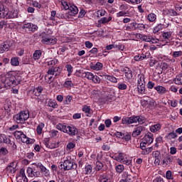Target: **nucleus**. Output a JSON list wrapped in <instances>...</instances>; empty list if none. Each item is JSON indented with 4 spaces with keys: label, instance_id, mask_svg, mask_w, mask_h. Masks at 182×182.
<instances>
[{
    "label": "nucleus",
    "instance_id": "1",
    "mask_svg": "<svg viewBox=\"0 0 182 182\" xmlns=\"http://www.w3.org/2000/svg\"><path fill=\"white\" fill-rule=\"evenodd\" d=\"M21 82H22V76L16 73V72L10 71L6 75H0V82L1 83L0 89H2L3 87H5L6 89H8L9 87H15V86L21 85Z\"/></svg>",
    "mask_w": 182,
    "mask_h": 182
},
{
    "label": "nucleus",
    "instance_id": "2",
    "mask_svg": "<svg viewBox=\"0 0 182 182\" xmlns=\"http://www.w3.org/2000/svg\"><path fill=\"white\" fill-rule=\"evenodd\" d=\"M58 168L64 171L69 170H76L77 168V164L75 163L70 156H67L64 162H60Z\"/></svg>",
    "mask_w": 182,
    "mask_h": 182
},
{
    "label": "nucleus",
    "instance_id": "3",
    "mask_svg": "<svg viewBox=\"0 0 182 182\" xmlns=\"http://www.w3.org/2000/svg\"><path fill=\"white\" fill-rule=\"evenodd\" d=\"M11 109H12V102L9 100H6L4 109H0V119L1 120L11 117Z\"/></svg>",
    "mask_w": 182,
    "mask_h": 182
},
{
    "label": "nucleus",
    "instance_id": "4",
    "mask_svg": "<svg viewBox=\"0 0 182 182\" xmlns=\"http://www.w3.org/2000/svg\"><path fill=\"white\" fill-rule=\"evenodd\" d=\"M40 38H41V42L44 45H55L56 43V38H50V36L48 33L42 32L39 34Z\"/></svg>",
    "mask_w": 182,
    "mask_h": 182
},
{
    "label": "nucleus",
    "instance_id": "5",
    "mask_svg": "<svg viewBox=\"0 0 182 182\" xmlns=\"http://www.w3.org/2000/svg\"><path fill=\"white\" fill-rule=\"evenodd\" d=\"M27 119H29L28 111H21L20 113L14 116V120L16 123H25Z\"/></svg>",
    "mask_w": 182,
    "mask_h": 182
},
{
    "label": "nucleus",
    "instance_id": "6",
    "mask_svg": "<svg viewBox=\"0 0 182 182\" xmlns=\"http://www.w3.org/2000/svg\"><path fill=\"white\" fill-rule=\"evenodd\" d=\"M14 136L16 140H21L22 143H26L29 144V138L22 132V131H16L14 132Z\"/></svg>",
    "mask_w": 182,
    "mask_h": 182
},
{
    "label": "nucleus",
    "instance_id": "7",
    "mask_svg": "<svg viewBox=\"0 0 182 182\" xmlns=\"http://www.w3.org/2000/svg\"><path fill=\"white\" fill-rule=\"evenodd\" d=\"M140 119V116H132L122 118V124H133L137 123V120Z\"/></svg>",
    "mask_w": 182,
    "mask_h": 182
},
{
    "label": "nucleus",
    "instance_id": "8",
    "mask_svg": "<svg viewBox=\"0 0 182 182\" xmlns=\"http://www.w3.org/2000/svg\"><path fill=\"white\" fill-rule=\"evenodd\" d=\"M12 46V43L11 41L7 40L0 45V53H4V52H8L9 48Z\"/></svg>",
    "mask_w": 182,
    "mask_h": 182
},
{
    "label": "nucleus",
    "instance_id": "9",
    "mask_svg": "<svg viewBox=\"0 0 182 182\" xmlns=\"http://www.w3.org/2000/svg\"><path fill=\"white\" fill-rule=\"evenodd\" d=\"M77 12H79V9L76 6H70L68 12L66 13V16H68V18H72V16L77 15Z\"/></svg>",
    "mask_w": 182,
    "mask_h": 182
},
{
    "label": "nucleus",
    "instance_id": "10",
    "mask_svg": "<svg viewBox=\"0 0 182 182\" xmlns=\"http://www.w3.org/2000/svg\"><path fill=\"white\" fill-rule=\"evenodd\" d=\"M68 134L70 136V137H75V136H78L79 129L76 128V127L71 125L68 126Z\"/></svg>",
    "mask_w": 182,
    "mask_h": 182
},
{
    "label": "nucleus",
    "instance_id": "11",
    "mask_svg": "<svg viewBox=\"0 0 182 182\" xmlns=\"http://www.w3.org/2000/svg\"><path fill=\"white\" fill-rule=\"evenodd\" d=\"M23 29H28V31H30L31 32H36V30L38 29V26L32 23H27L23 24Z\"/></svg>",
    "mask_w": 182,
    "mask_h": 182
},
{
    "label": "nucleus",
    "instance_id": "12",
    "mask_svg": "<svg viewBox=\"0 0 182 182\" xmlns=\"http://www.w3.org/2000/svg\"><path fill=\"white\" fill-rule=\"evenodd\" d=\"M28 177H39L41 176V172L39 171H33L31 167H28L26 170Z\"/></svg>",
    "mask_w": 182,
    "mask_h": 182
},
{
    "label": "nucleus",
    "instance_id": "13",
    "mask_svg": "<svg viewBox=\"0 0 182 182\" xmlns=\"http://www.w3.org/2000/svg\"><path fill=\"white\" fill-rule=\"evenodd\" d=\"M144 130V127L143 126H139L136 128H134V130L132 134V137H137V136H140L141 134V132H143Z\"/></svg>",
    "mask_w": 182,
    "mask_h": 182
},
{
    "label": "nucleus",
    "instance_id": "14",
    "mask_svg": "<svg viewBox=\"0 0 182 182\" xmlns=\"http://www.w3.org/2000/svg\"><path fill=\"white\" fill-rule=\"evenodd\" d=\"M144 143H146V144H151L153 143V134L151 132H148L144 136Z\"/></svg>",
    "mask_w": 182,
    "mask_h": 182
},
{
    "label": "nucleus",
    "instance_id": "15",
    "mask_svg": "<svg viewBox=\"0 0 182 182\" xmlns=\"http://www.w3.org/2000/svg\"><path fill=\"white\" fill-rule=\"evenodd\" d=\"M173 160L174 158L171 155H167L164 159L162 161V164H165V166H168L173 163Z\"/></svg>",
    "mask_w": 182,
    "mask_h": 182
},
{
    "label": "nucleus",
    "instance_id": "16",
    "mask_svg": "<svg viewBox=\"0 0 182 182\" xmlns=\"http://www.w3.org/2000/svg\"><path fill=\"white\" fill-rule=\"evenodd\" d=\"M154 90H156L159 95H164L165 93H167V89L163 86H156L154 87Z\"/></svg>",
    "mask_w": 182,
    "mask_h": 182
},
{
    "label": "nucleus",
    "instance_id": "17",
    "mask_svg": "<svg viewBox=\"0 0 182 182\" xmlns=\"http://www.w3.org/2000/svg\"><path fill=\"white\" fill-rule=\"evenodd\" d=\"M9 14V13L8 12V10L5 9V7L4 6V5H0V18H6Z\"/></svg>",
    "mask_w": 182,
    "mask_h": 182
},
{
    "label": "nucleus",
    "instance_id": "18",
    "mask_svg": "<svg viewBox=\"0 0 182 182\" xmlns=\"http://www.w3.org/2000/svg\"><path fill=\"white\" fill-rule=\"evenodd\" d=\"M98 182H110V178L107 173H102L100 175Z\"/></svg>",
    "mask_w": 182,
    "mask_h": 182
},
{
    "label": "nucleus",
    "instance_id": "19",
    "mask_svg": "<svg viewBox=\"0 0 182 182\" xmlns=\"http://www.w3.org/2000/svg\"><path fill=\"white\" fill-rule=\"evenodd\" d=\"M104 79L105 80H108L109 82H112V83H117V78L113 75H103Z\"/></svg>",
    "mask_w": 182,
    "mask_h": 182
},
{
    "label": "nucleus",
    "instance_id": "20",
    "mask_svg": "<svg viewBox=\"0 0 182 182\" xmlns=\"http://www.w3.org/2000/svg\"><path fill=\"white\" fill-rule=\"evenodd\" d=\"M157 68L161 69V73H163V70H167L168 69V64L166 62H161L158 63Z\"/></svg>",
    "mask_w": 182,
    "mask_h": 182
},
{
    "label": "nucleus",
    "instance_id": "21",
    "mask_svg": "<svg viewBox=\"0 0 182 182\" xmlns=\"http://www.w3.org/2000/svg\"><path fill=\"white\" fill-rule=\"evenodd\" d=\"M43 91V87L42 86L34 88L33 90V95L34 96H41V93Z\"/></svg>",
    "mask_w": 182,
    "mask_h": 182
},
{
    "label": "nucleus",
    "instance_id": "22",
    "mask_svg": "<svg viewBox=\"0 0 182 182\" xmlns=\"http://www.w3.org/2000/svg\"><path fill=\"white\" fill-rule=\"evenodd\" d=\"M91 69L93 70H102V69H103V63L97 62L96 64L91 66Z\"/></svg>",
    "mask_w": 182,
    "mask_h": 182
},
{
    "label": "nucleus",
    "instance_id": "23",
    "mask_svg": "<svg viewBox=\"0 0 182 182\" xmlns=\"http://www.w3.org/2000/svg\"><path fill=\"white\" fill-rule=\"evenodd\" d=\"M42 56V50H36L33 54V58L34 60H38Z\"/></svg>",
    "mask_w": 182,
    "mask_h": 182
},
{
    "label": "nucleus",
    "instance_id": "24",
    "mask_svg": "<svg viewBox=\"0 0 182 182\" xmlns=\"http://www.w3.org/2000/svg\"><path fill=\"white\" fill-rule=\"evenodd\" d=\"M56 129H58V130H60V132H63V133H68V126L66 125H62V124H58L56 127Z\"/></svg>",
    "mask_w": 182,
    "mask_h": 182
},
{
    "label": "nucleus",
    "instance_id": "25",
    "mask_svg": "<svg viewBox=\"0 0 182 182\" xmlns=\"http://www.w3.org/2000/svg\"><path fill=\"white\" fill-rule=\"evenodd\" d=\"M160 129H161V125H160V124H156L151 127L150 131L152 133H156V132H159Z\"/></svg>",
    "mask_w": 182,
    "mask_h": 182
},
{
    "label": "nucleus",
    "instance_id": "26",
    "mask_svg": "<svg viewBox=\"0 0 182 182\" xmlns=\"http://www.w3.org/2000/svg\"><path fill=\"white\" fill-rule=\"evenodd\" d=\"M11 65L12 66H19V58L14 57L11 59Z\"/></svg>",
    "mask_w": 182,
    "mask_h": 182
},
{
    "label": "nucleus",
    "instance_id": "27",
    "mask_svg": "<svg viewBox=\"0 0 182 182\" xmlns=\"http://www.w3.org/2000/svg\"><path fill=\"white\" fill-rule=\"evenodd\" d=\"M112 21V16H109L108 18L103 17L100 20L98 21L99 23H109Z\"/></svg>",
    "mask_w": 182,
    "mask_h": 182
},
{
    "label": "nucleus",
    "instance_id": "28",
    "mask_svg": "<svg viewBox=\"0 0 182 182\" xmlns=\"http://www.w3.org/2000/svg\"><path fill=\"white\" fill-rule=\"evenodd\" d=\"M82 76H84V77H87L88 79V80H92L95 75H93V73H92L84 72L82 73Z\"/></svg>",
    "mask_w": 182,
    "mask_h": 182
},
{
    "label": "nucleus",
    "instance_id": "29",
    "mask_svg": "<svg viewBox=\"0 0 182 182\" xmlns=\"http://www.w3.org/2000/svg\"><path fill=\"white\" fill-rule=\"evenodd\" d=\"M9 19H14L18 18V11L14 10L11 11L8 16Z\"/></svg>",
    "mask_w": 182,
    "mask_h": 182
},
{
    "label": "nucleus",
    "instance_id": "30",
    "mask_svg": "<svg viewBox=\"0 0 182 182\" xmlns=\"http://www.w3.org/2000/svg\"><path fill=\"white\" fill-rule=\"evenodd\" d=\"M174 82L176 85H182V73L178 74L176 75Z\"/></svg>",
    "mask_w": 182,
    "mask_h": 182
},
{
    "label": "nucleus",
    "instance_id": "31",
    "mask_svg": "<svg viewBox=\"0 0 182 182\" xmlns=\"http://www.w3.org/2000/svg\"><path fill=\"white\" fill-rule=\"evenodd\" d=\"M138 77V85H146V82H144V75H139Z\"/></svg>",
    "mask_w": 182,
    "mask_h": 182
},
{
    "label": "nucleus",
    "instance_id": "32",
    "mask_svg": "<svg viewBox=\"0 0 182 182\" xmlns=\"http://www.w3.org/2000/svg\"><path fill=\"white\" fill-rule=\"evenodd\" d=\"M43 127H45V124L42 122L38 125L36 128L37 134H42V130H43Z\"/></svg>",
    "mask_w": 182,
    "mask_h": 182
},
{
    "label": "nucleus",
    "instance_id": "33",
    "mask_svg": "<svg viewBox=\"0 0 182 182\" xmlns=\"http://www.w3.org/2000/svg\"><path fill=\"white\" fill-rule=\"evenodd\" d=\"M139 93L144 95L146 93V85H138L137 87Z\"/></svg>",
    "mask_w": 182,
    "mask_h": 182
},
{
    "label": "nucleus",
    "instance_id": "34",
    "mask_svg": "<svg viewBox=\"0 0 182 182\" xmlns=\"http://www.w3.org/2000/svg\"><path fill=\"white\" fill-rule=\"evenodd\" d=\"M147 19L149 21V22H154V21L157 19V16L154 13H151L148 15Z\"/></svg>",
    "mask_w": 182,
    "mask_h": 182
},
{
    "label": "nucleus",
    "instance_id": "35",
    "mask_svg": "<svg viewBox=\"0 0 182 182\" xmlns=\"http://www.w3.org/2000/svg\"><path fill=\"white\" fill-rule=\"evenodd\" d=\"M162 36L166 42H168V41H170V38H171V33L165 32L162 34Z\"/></svg>",
    "mask_w": 182,
    "mask_h": 182
},
{
    "label": "nucleus",
    "instance_id": "36",
    "mask_svg": "<svg viewBox=\"0 0 182 182\" xmlns=\"http://www.w3.org/2000/svg\"><path fill=\"white\" fill-rule=\"evenodd\" d=\"M124 154L122 152H119L117 156H115V160L117 161H120V163L122 162L123 160H124Z\"/></svg>",
    "mask_w": 182,
    "mask_h": 182
},
{
    "label": "nucleus",
    "instance_id": "37",
    "mask_svg": "<svg viewBox=\"0 0 182 182\" xmlns=\"http://www.w3.org/2000/svg\"><path fill=\"white\" fill-rule=\"evenodd\" d=\"M167 15H168L169 16H178V14L177 13V11H176L174 9H168L166 11Z\"/></svg>",
    "mask_w": 182,
    "mask_h": 182
},
{
    "label": "nucleus",
    "instance_id": "38",
    "mask_svg": "<svg viewBox=\"0 0 182 182\" xmlns=\"http://www.w3.org/2000/svg\"><path fill=\"white\" fill-rule=\"evenodd\" d=\"M65 68L67 69V72L68 73V76H70L72 73L73 72V67L70 64H67L65 65Z\"/></svg>",
    "mask_w": 182,
    "mask_h": 182
},
{
    "label": "nucleus",
    "instance_id": "39",
    "mask_svg": "<svg viewBox=\"0 0 182 182\" xmlns=\"http://www.w3.org/2000/svg\"><path fill=\"white\" fill-rule=\"evenodd\" d=\"M163 24H158L156 27H154V30H153V33H159V31H161V29H163Z\"/></svg>",
    "mask_w": 182,
    "mask_h": 182
},
{
    "label": "nucleus",
    "instance_id": "40",
    "mask_svg": "<svg viewBox=\"0 0 182 182\" xmlns=\"http://www.w3.org/2000/svg\"><path fill=\"white\" fill-rule=\"evenodd\" d=\"M16 27V23H15L12 21H7V28H9V29H14V28Z\"/></svg>",
    "mask_w": 182,
    "mask_h": 182
},
{
    "label": "nucleus",
    "instance_id": "41",
    "mask_svg": "<svg viewBox=\"0 0 182 182\" xmlns=\"http://www.w3.org/2000/svg\"><path fill=\"white\" fill-rule=\"evenodd\" d=\"M82 112H85V113H87V116H90L92 113H90V107L87 105H85L82 108Z\"/></svg>",
    "mask_w": 182,
    "mask_h": 182
},
{
    "label": "nucleus",
    "instance_id": "42",
    "mask_svg": "<svg viewBox=\"0 0 182 182\" xmlns=\"http://www.w3.org/2000/svg\"><path fill=\"white\" fill-rule=\"evenodd\" d=\"M152 157L154 159H159L161 157V154L160 153V151H154L152 152Z\"/></svg>",
    "mask_w": 182,
    "mask_h": 182
},
{
    "label": "nucleus",
    "instance_id": "43",
    "mask_svg": "<svg viewBox=\"0 0 182 182\" xmlns=\"http://www.w3.org/2000/svg\"><path fill=\"white\" fill-rule=\"evenodd\" d=\"M9 151H8V149L5 147H1L0 149V156H6Z\"/></svg>",
    "mask_w": 182,
    "mask_h": 182
},
{
    "label": "nucleus",
    "instance_id": "44",
    "mask_svg": "<svg viewBox=\"0 0 182 182\" xmlns=\"http://www.w3.org/2000/svg\"><path fill=\"white\" fill-rule=\"evenodd\" d=\"M103 168V164L101 161H97L96 162V171H100Z\"/></svg>",
    "mask_w": 182,
    "mask_h": 182
},
{
    "label": "nucleus",
    "instance_id": "45",
    "mask_svg": "<svg viewBox=\"0 0 182 182\" xmlns=\"http://www.w3.org/2000/svg\"><path fill=\"white\" fill-rule=\"evenodd\" d=\"M166 137L167 139H169L170 140H171V139H176L177 137V134L174 132H170L168 134Z\"/></svg>",
    "mask_w": 182,
    "mask_h": 182
},
{
    "label": "nucleus",
    "instance_id": "46",
    "mask_svg": "<svg viewBox=\"0 0 182 182\" xmlns=\"http://www.w3.org/2000/svg\"><path fill=\"white\" fill-rule=\"evenodd\" d=\"M115 169L117 173H119L120 174V173H122L123 170H124V166L122 164H119L115 167Z\"/></svg>",
    "mask_w": 182,
    "mask_h": 182
},
{
    "label": "nucleus",
    "instance_id": "47",
    "mask_svg": "<svg viewBox=\"0 0 182 182\" xmlns=\"http://www.w3.org/2000/svg\"><path fill=\"white\" fill-rule=\"evenodd\" d=\"M48 106H49V107H53V109L58 108V104L53 101H48Z\"/></svg>",
    "mask_w": 182,
    "mask_h": 182
},
{
    "label": "nucleus",
    "instance_id": "48",
    "mask_svg": "<svg viewBox=\"0 0 182 182\" xmlns=\"http://www.w3.org/2000/svg\"><path fill=\"white\" fill-rule=\"evenodd\" d=\"M31 5L34 6V8H38V9H41V8H42V5L36 1H33L31 2Z\"/></svg>",
    "mask_w": 182,
    "mask_h": 182
},
{
    "label": "nucleus",
    "instance_id": "49",
    "mask_svg": "<svg viewBox=\"0 0 182 182\" xmlns=\"http://www.w3.org/2000/svg\"><path fill=\"white\" fill-rule=\"evenodd\" d=\"M125 77L128 79V80H130L133 77V72L132 70H129L127 73H125Z\"/></svg>",
    "mask_w": 182,
    "mask_h": 182
},
{
    "label": "nucleus",
    "instance_id": "50",
    "mask_svg": "<svg viewBox=\"0 0 182 182\" xmlns=\"http://www.w3.org/2000/svg\"><path fill=\"white\" fill-rule=\"evenodd\" d=\"M142 41H144V42H151V41H154V38L144 35V36L142 37Z\"/></svg>",
    "mask_w": 182,
    "mask_h": 182
},
{
    "label": "nucleus",
    "instance_id": "51",
    "mask_svg": "<svg viewBox=\"0 0 182 182\" xmlns=\"http://www.w3.org/2000/svg\"><path fill=\"white\" fill-rule=\"evenodd\" d=\"M64 87H72V86H73V82H72V81L70 80H67L64 82V85H63Z\"/></svg>",
    "mask_w": 182,
    "mask_h": 182
},
{
    "label": "nucleus",
    "instance_id": "52",
    "mask_svg": "<svg viewBox=\"0 0 182 182\" xmlns=\"http://www.w3.org/2000/svg\"><path fill=\"white\" fill-rule=\"evenodd\" d=\"M136 30L139 29V31H144L146 29V25L143 23H136Z\"/></svg>",
    "mask_w": 182,
    "mask_h": 182
},
{
    "label": "nucleus",
    "instance_id": "53",
    "mask_svg": "<svg viewBox=\"0 0 182 182\" xmlns=\"http://www.w3.org/2000/svg\"><path fill=\"white\" fill-rule=\"evenodd\" d=\"M118 89H119V90H126V89H127V85L124 83H119Z\"/></svg>",
    "mask_w": 182,
    "mask_h": 182
},
{
    "label": "nucleus",
    "instance_id": "54",
    "mask_svg": "<svg viewBox=\"0 0 182 182\" xmlns=\"http://www.w3.org/2000/svg\"><path fill=\"white\" fill-rule=\"evenodd\" d=\"M53 75H55V71L53 70V68H51L48 70L46 77H49V76L50 75L53 76Z\"/></svg>",
    "mask_w": 182,
    "mask_h": 182
},
{
    "label": "nucleus",
    "instance_id": "55",
    "mask_svg": "<svg viewBox=\"0 0 182 182\" xmlns=\"http://www.w3.org/2000/svg\"><path fill=\"white\" fill-rule=\"evenodd\" d=\"M132 178H133V177L130 175H128L125 179H122L119 182H133Z\"/></svg>",
    "mask_w": 182,
    "mask_h": 182
},
{
    "label": "nucleus",
    "instance_id": "56",
    "mask_svg": "<svg viewBox=\"0 0 182 182\" xmlns=\"http://www.w3.org/2000/svg\"><path fill=\"white\" fill-rule=\"evenodd\" d=\"M72 96L68 95L64 100V105H69L72 102Z\"/></svg>",
    "mask_w": 182,
    "mask_h": 182
},
{
    "label": "nucleus",
    "instance_id": "57",
    "mask_svg": "<svg viewBox=\"0 0 182 182\" xmlns=\"http://www.w3.org/2000/svg\"><path fill=\"white\" fill-rule=\"evenodd\" d=\"M151 151H153V148L149 147V148H146L145 151H142L141 154H143L144 156H146V154H149V153H151Z\"/></svg>",
    "mask_w": 182,
    "mask_h": 182
},
{
    "label": "nucleus",
    "instance_id": "58",
    "mask_svg": "<svg viewBox=\"0 0 182 182\" xmlns=\"http://www.w3.org/2000/svg\"><path fill=\"white\" fill-rule=\"evenodd\" d=\"M18 170L17 168H6V171H9V173H11V174H15L16 173V171Z\"/></svg>",
    "mask_w": 182,
    "mask_h": 182
},
{
    "label": "nucleus",
    "instance_id": "59",
    "mask_svg": "<svg viewBox=\"0 0 182 182\" xmlns=\"http://www.w3.org/2000/svg\"><path fill=\"white\" fill-rule=\"evenodd\" d=\"M4 28H7V21L1 20L0 21V29H4Z\"/></svg>",
    "mask_w": 182,
    "mask_h": 182
},
{
    "label": "nucleus",
    "instance_id": "60",
    "mask_svg": "<svg viewBox=\"0 0 182 182\" xmlns=\"http://www.w3.org/2000/svg\"><path fill=\"white\" fill-rule=\"evenodd\" d=\"M92 173V166L87 165L85 166V174H90Z\"/></svg>",
    "mask_w": 182,
    "mask_h": 182
},
{
    "label": "nucleus",
    "instance_id": "61",
    "mask_svg": "<svg viewBox=\"0 0 182 182\" xmlns=\"http://www.w3.org/2000/svg\"><path fill=\"white\" fill-rule=\"evenodd\" d=\"M58 63V60L54 59V60H51L50 61L48 62V66H55V65H56Z\"/></svg>",
    "mask_w": 182,
    "mask_h": 182
},
{
    "label": "nucleus",
    "instance_id": "62",
    "mask_svg": "<svg viewBox=\"0 0 182 182\" xmlns=\"http://www.w3.org/2000/svg\"><path fill=\"white\" fill-rule=\"evenodd\" d=\"M102 149L104 150V151H109V150H110V146H109L107 144H104Z\"/></svg>",
    "mask_w": 182,
    "mask_h": 182
},
{
    "label": "nucleus",
    "instance_id": "63",
    "mask_svg": "<svg viewBox=\"0 0 182 182\" xmlns=\"http://www.w3.org/2000/svg\"><path fill=\"white\" fill-rule=\"evenodd\" d=\"M92 80L94 83H100V78L97 75H94Z\"/></svg>",
    "mask_w": 182,
    "mask_h": 182
},
{
    "label": "nucleus",
    "instance_id": "64",
    "mask_svg": "<svg viewBox=\"0 0 182 182\" xmlns=\"http://www.w3.org/2000/svg\"><path fill=\"white\" fill-rule=\"evenodd\" d=\"M181 55H182V52L181 51H174L173 53V56L174 58H178V57L181 56Z\"/></svg>",
    "mask_w": 182,
    "mask_h": 182
}]
</instances>
